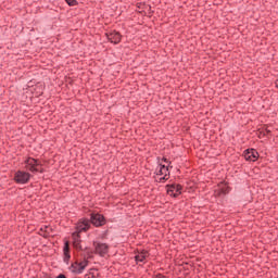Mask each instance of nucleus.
<instances>
[{"label":"nucleus","instance_id":"nucleus-1","mask_svg":"<svg viewBox=\"0 0 278 278\" xmlns=\"http://www.w3.org/2000/svg\"><path fill=\"white\" fill-rule=\"evenodd\" d=\"M155 181L159 184H164V181H168L170 179V170L168 166L160 164L155 169Z\"/></svg>","mask_w":278,"mask_h":278},{"label":"nucleus","instance_id":"nucleus-2","mask_svg":"<svg viewBox=\"0 0 278 278\" xmlns=\"http://www.w3.org/2000/svg\"><path fill=\"white\" fill-rule=\"evenodd\" d=\"M93 247H94V253L97 255H100V257H105L108 253H110V245H108V243L94 241Z\"/></svg>","mask_w":278,"mask_h":278},{"label":"nucleus","instance_id":"nucleus-3","mask_svg":"<svg viewBox=\"0 0 278 278\" xmlns=\"http://www.w3.org/2000/svg\"><path fill=\"white\" fill-rule=\"evenodd\" d=\"M26 170H29L30 173H40V169H38V166H40V161L34 159V157H27L24 161Z\"/></svg>","mask_w":278,"mask_h":278},{"label":"nucleus","instance_id":"nucleus-4","mask_svg":"<svg viewBox=\"0 0 278 278\" xmlns=\"http://www.w3.org/2000/svg\"><path fill=\"white\" fill-rule=\"evenodd\" d=\"M13 179L15 184L25 185V184H28V181L31 179V174L25 170H17Z\"/></svg>","mask_w":278,"mask_h":278},{"label":"nucleus","instance_id":"nucleus-5","mask_svg":"<svg viewBox=\"0 0 278 278\" xmlns=\"http://www.w3.org/2000/svg\"><path fill=\"white\" fill-rule=\"evenodd\" d=\"M88 266V260H84L81 262H75L71 265L70 270L71 273H74L75 275H81L84 270H86V267Z\"/></svg>","mask_w":278,"mask_h":278},{"label":"nucleus","instance_id":"nucleus-6","mask_svg":"<svg viewBox=\"0 0 278 278\" xmlns=\"http://www.w3.org/2000/svg\"><path fill=\"white\" fill-rule=\"evenodd\" d=\"M89 223L94 227H103L105 225V217L99 213H91Z\"/></svg>","mask_w":278,"mask_h":278},{"label":"nucleus","instance_id":"nucleus-7","mask_svg":"<svg viewBox=\"0 0 278 278\" xmlns=\"http://www.w3.org/2000/svg\"><path fill=\"white\" fill-rule=\"evenodd\" d=\"M90 229V219L81 218L76 224V231L74 233H81L84 231H88Z\"/></svg>","mask_w":278,"mask_h":278},{"label":"nucleus","instance_id":"nucleus-8","mask_svg":"<svg viewBox=\"0 0 278 278\" xmlns=\"http://www.w3.org/2000/svg\"><path fill=\"white\" fill-rule=\"evenodd\" d=\"M243 157L247 162H257L260 153H257L255 149H248L243 152Z\"/></svg>","mask_w":278,"mask_h":278},{"label":"nucleus","instance_id":"nucleus-9","mask_svg":"<svg viewBox=\"0 0 278 278\" xmlns=\"http://www.w3.org/2000/svg\"><path fill=\"white\" fill-rule=\"evenodd\" d=\"M166 188H167V194H169V197L177 198L179 197V194H181V190H182L181 185L172 184V185H167Z\"/></svg>","mask_w":278,"mask_h":278},{"label":"nucleus","instance_id":"nucleus-10","mask_svg":"<svg viewBox=\"0 0 278 278\" xmlns=\"http://www.w3.org/2000/svg\"><path fill=\"white\" fill-rule=\"evenodd\" d=\"M72 239L74 249H76V251H84V248L81 247V236H79L78 232H73Z\"/></svg>","mask_w":278,"mask_h":278},{"label":"nucleus","instance_id":"nucleus-11","mask_svg":"<svg viewBox=\"0 0 278 278\" xmlns=\"http://www.w3.org/2000/svg\"><path fill=\"white\" fill-rule=\"evenodd\" d=\"M106 38L113 45H118L121 42V33L113 30L111 33H106Z\"/></svg>","mask_w":278,"mask_h":278},{"label":"nucleus","instance_id":"nucleus-12","mask_svg":"<svg viewBox=\"0 0 278 278\" xmlns=\"http://www.w3.org/2000/svg\"><path fill=\"white\" fill-rule=\"evenodd\" d=\"M70 261H71V248L68 245V241H65L64 248H63V262H65V264H68Z\"/></svg>","mask_w":278,"mask_h":278},{"label":"nucleus","instance_id":"nucleus-13","mask_svg":"<svg viewBox=\"0 0 278 278\" xmlns=\"http://www.w3.org/2000/svg\"><path fill=\"white\" fill-rule=\"evenodd\" d=\"M147 257H149V251L142 250L141 252H138V254L135 256V261L137 264H144Z\"/></svg>","mask_w":278,"mask_h":278},{"label":"nucleus","instance_id":"nucleus-14","mask_svg":"<svg viewBox=\"0 0 278 278\" xmlns=\"http://www.w3.org/2000/svg\"><path fill=\"white\" fill-rule=\"evenodd\" d=\"M271 130L268 128L258 129V138H265V136H270Z\"/></svg>","mask_w":278,"mask_h":278},{"label":"nucleus","instance_id":"nucleus-15","mask_svg":"<svg viewBox=\"0 0 278 278\" xmlns=\"http://www.w3.org/2000/svg\"><path fill=\"white\" fill-rule=\"evenodd\" d=\"M40 231L42 232L41 236H43V238H47V236L51 233V227L43 226L41 227Z\"/></svg>","mask_w":278,"mask_h":278},{"label":"nucleus","instance_id":"nucleus-16","mask_svg":"<svg viewBox=\"0 0 278 278\" xmlns=\"http://www.w3.org/2000/svg\"><path fill=\"white\" fill-rule=\"evenodd\" d=\"M65 3H67V5H77V0H65Z\"/></svg>","mask_w":278,"mask_h":278},{"label":"nucleus","instance_id":"nucleus-17","mask_svg":"<svg viewBox=\"0 0 278 278\" xmlns=\"http://www.w3.org/2000/svg\"><path fill=\"white\" fill-rule=\"evenodd\" d=\"M152 278H168V277H166V276H164L162 274H156Z\"/></svg>","mask_w":278,"mask_h":278},{"label":"nucleus","instance_id":"nucleus-18","mask_svg":"<svg viewBox=\"0 0 278 278\" xmlns=\"http://www.w3.org/2000/svg\"><path fill=\"white\" fill-rule=\"evenodd\" d=\"M163 160H164L165 162H167L166 157H163Z\"/></svg>","mask_w":278,"mask_h":278}]
</instances>
